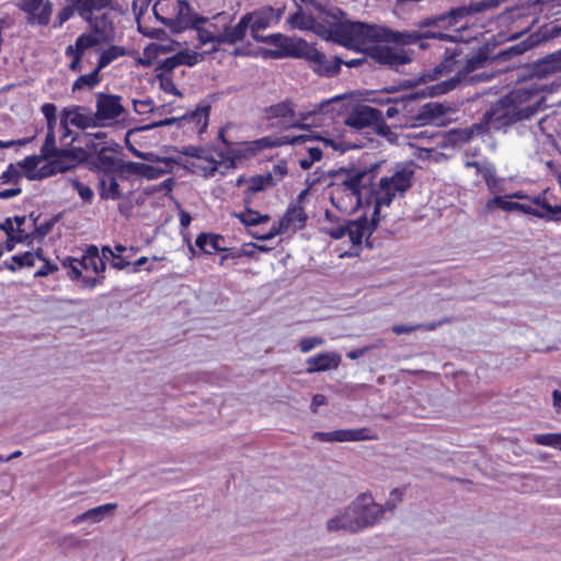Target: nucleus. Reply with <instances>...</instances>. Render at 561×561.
<instances>
[{"mask_svg": "<svg viewBox=\"0 0 561 561\" xmlns=\"http://www.w3.org/2000/svg\"><path fill=\"white\" fill-rule=\"evenodd\" d=\"M369 430L366 427L363 428H345V430H336L332 432L336 442H360L371 439L373 436L369 435Z\"/></svg>", "mask_w": 561, "mask_h": 561, "instance_id": "obj_27", "label": "nucleus"}, {"mask_svg": "<svg viewBox=\"0 0 561 561\" xmlns=\"http://www.w3.org/2000/svg\"><path fill=\"white\" fill-rule=\"evenodd\" d=\"M499 45L495 38L489 39L481 47L478 48L477 53L471 57L467 58L465 67L458 71L465 79L469 73L477 69L485 66L486 61L491 58V54L494 48Z\"/></svg>", "mask_w": 561, "mask_h": 561, "instance_id": "obj_13", "label": "nucleus"}, {"mask_svg": "<svg viewBox=\"0 0 561 561\" xmlns=\"http://www.w3.org/2000/svg\"><path fill=\"white\" fill-rule=\"evenodd\" d=\"M413 165V162H410ZM414 170L411 167H403L394 172L392 176H383L379 181L380 190H388L403 194L412 186Z\"/></svg>", "mask_w": 561, "mask_h": 561, "instance_id": "obj_11", "label": "nucleus"}, {"mask_svg": "<svg viewBox=\"0 0 561 561\" xmlns=\"http://www.w3.org/2000/svg\"><path fill=\"white\" fill-rule=\"evenodd\" d=\"M174 151L180 152L187 157L204 159L208 162H215V159L213 157L205 156V148L198 147V146H185L182 148H174Z\"/></svg>", "mask_w": 561, "mask_h": 561, "instance_id": "obj_48", "label": "nucleus"}, {"mask_svg": "<svg viewBox=\"0 0 561 561\" xmlns=\"http://www.w3.org/2000/svg\"><path fill=\"white\" fill-rule=\"evenodd\" d=\"M47 163L41 167L36 173L26 174L27 180L30 181H41L50 176L56 175V170L53 163V158L50 160H46Z\"/></svg>", "mask_w": 561, "mask_h": 561, "instance_id": "obj_47", "label": "nucleus"}, {"mask_svg": "<svg viewBox=\"0 0 561 561\" xmlns=\"http://www.w3.org/2000/svg\"><path fill=\"white\" fill-rule=\"evenodd\" d=\"M56 111L57 107L53 103H45L42 106V113L44 114L46 122H47V130H55L56 126Z\"/></svg>", "mask_w": 561, "mask_h": 561, "instance_id": "obj_52", "label": "nucleus"}, {"mask_svg": "<svg viewBox=\"0 0 561 561\" xmlns=\"http://www.w3.org/2000/svg\"><path fill=\"white\" fill-rule=\"evenodd\" d=\"M529 36L536 47L543 42L561 36V25L554 23L545 24Z\"/></svg>", "mask_w": 561, "mask_h": 561, "instance_id": "obj_29", "label": "nucleus"}, {"mask_svg": "<svg viewBox=\"0 0 561 561\" xmlns=\"http://www.w3.org/2000/svg\"><path fill=\"white\" fill-rule=\"evenodd\" d=\"M72 187L78 192L79 196L87 203H91L93 198V191L88 186L82 184L79 180H71Z\"/></svg>", "mask_w": 561, "mask_h": 561, "instance_id": "obj_56", "label": "nucleus"}, {"mask_svg": "<svg viewBox=\"0 0 561 561\" xmlns=\"http://www.w3.org/2000/svg\"><path fill=\"white\" fill-rule=\"evenodd\" d=\"M53 163L57 174L66 173L76 167V163H72L70 160H67L66 158H59L58 156L53 157Z\"/></svg>", "mask_w": 561, "mask_h": 561, "instance_id": "obj_63", "label": "nucleus"}, {"mask_svg": "<svg viewBox=\"0 0 561 561\" xmlns=\"http://www.w3.org/2000/svg\"><path fill=\"white\" fill-rule=\"evenodd\" d=\"M525 101L522 93L510 92L494 101L484 112V123L493 125L494 129H502L504 133L516 123L529 121L542 110L545 98L534 104L522 107Z\"/></svg>", "mask_w": 561, "mask_h": 561, "instance_id": "obj_1", "label": "nucleus"}, {"mask_svg": "<svg viewBox=\"0 0 561 561\" xmlns=\"http://www.w3.org/2000/svg\"><path fill=\"white\" fill-rule=\"evenodd\" d=\"M341 363V356L337 353H320L317 356L307 359L306 371L308 374L335 369Z\"/></svg>", "mask_w": 561, "mask_h": 561, "instance_id": "obj_18", "label": "nucleus"}, {"mask_svg": "<svg viewBox=\"0 0 561 561\" xmlns=\"http://www.w3.org/2000/svg\"><path fill=\"white\" fill-rule=\"evenodd\" d=\"M42 160H44V158H42L41 153L38 156L32 154V156L26 157L24 160L20 161L18 163V165L25 170V175L32 174V173H36V171H37L36 168Z\"/></svg>", "mask_w": 561, "mask_h": 561, "instance_id": "obj_50", "label": "nucleus"}, {"mask_svg": "<svg viewBox=\"0 0 561 561\" xmlns=\"http://www.w3.org/2000/svg\"><path fill=\"white\" fill-rule=\"evenodd\" d=\"M297 8H298V10L288 16L287 23L293 28L306 31L307 28H304L302 26L312 24L314 21V18L312 15H306L304 13L302 7L300 4H297Z\"/></svg>", "mask_w": 561, "mask_h": 561, "instance_id": "obj_37", "label": "nucleus"}, {"mask_svg": "<svg viewBox=\"0 0 561 561\" xmlns=\"http://www.w3.org/2000/svg\"><path fill=\"white\" fill-rule=\"evenodd\" d=\"M462 80L463 79H462L461 75H459L457 72L454 77H451L445 81H442V82L436 83L431 87H426L420 91L412 92L411 98L412 99H426V98H436L442 94H446V93L455 90L457 87H459V84L462 82Z\"/></svg>", "mask_w": 561, "mask_h": 561, "instance_id": "obj_15", "label": "nucleus"}, {"mask_svg": "<svg viewBox=\"0 0 561 561\" xmlns=\"http://www.w3.org/2000/svg\"><path fill=\"white\" fill-rule=\"evenodd\" d=\"M78 263L81 268L92 270L96 274H102L106 270L104 257H101L99 248L94 244L87 247L82 257L79 259Z\"/></svg>", "mask_w": 561, "mask_h": 561, "instance_id": "obj_19", "label": "nucleus"}, {"mask_svg": "<svg viewBox=\"0 0 561 561\" xmlns=\"http://www.w3.org/2000/svg\"><path fill=\"white\" fill-rule=\"evenodd\" d=\"M247 31L239 22L234 26H225L221 33V43L233 45L244 38Z\"/></svg>", "mask_w": 561, "mask_h": 561, "instance_id": "obj_34", "label": "nucleus"}, {"mask_svg": "<svg viewBox=\"0 0 561 561\" xmlns=\"http://www.w3.org/2000/svg\"><path fill=\"white\" fill-rule=\"evenodd\" d=\"M383 514L382 505L377 504L369 493H360L345 507V518H350L355 534L374 526Z\"/></svg>", "mask_w": 561, "mask_h": 561, "instance_id": "obj_3", "label": "nucleus"}, {"mask_svg": "<svg viewBox=\"0 0 561 561\" xmlns=\"http://www.w3.org/2000/svg\"><path fill=\"white\" fill-rule=\"evenodd\" d=\"M380 30H382V26L345 20L339 22V30L335 32L339 36L336 44L359 51L362 50L359 45L368 42L381 43L382 34Z\"/></svg>", "mask_w": 561, "mask_h": 561, "instance_id": "obj_2", "label": "nucleus"}, {"mask_svg": "<svg viewBox=\"0 0 561 561\" xmlns=\"http://www.w3.org/2000/svg\"><path fill=\"white\" fill-rule=\"evenodd\" d=\"M488 129L489 126L484 123V117L482 116L480 123L473 124L463 129H455L450 131V135L454 137L455 141L469 142L474 136L485 134Z\"/></svg>", "mask_w": 561, "mask_h": 561, "instance_id": "obj_24", "label": "nucleus"}, {"mask_svg": "<svg viewBox=\"0 0 561 561\" xmlns=\"http://www.w3.org/2000/svg\"><path fill=\"white\" fill-rule=\"evenodd\" d=\"M411 95L412 92L400 98H394L393 104H397L401 112H404L407 114H413L414 108L412 107V103L417 102L421 99H412Z\"/></svg>", "mask_w": 561, "mask_h": 561, "instance_id": "obj_53", "label": "nucleus"}, {"mask_svg": "<svg viewBox=\"0 0 561 561\" xmlns=\"http://www.w3.org/2000/svg\"><path fill=\"white\" fill-rule=\"evenodd\" d=\"M178 12L173 20H161V23L169 27L171 33L180 34L187 27L197 28L208 22V19L197 14L187 0H178Z\"/></svg>", "mask_w": 561, "mask_h": 561, "instance_id": "obj_4", "label": "nucleus"}, {"mask_svg": "<svg viewBox=\"0 0 561 561\" xmlns=\"http://www.w3.org/2000/svg\"><path fill=\"white\" fill-rule=\"evenodd\" d=\"M366 56L376 62L388 66L390 69L398 71V67L412 61L411 57L403 50L397 51L390 46L373 45L364 49Z\"/></svg>", "mask_w": 561, "mask_h": 561, "instance_id": "obj_6", "label": "nucleus"}, {"mask_svg": "<svg viewBox=\"0 0 561 561\" xmlns=\"http://www.w3.org/2000/svg\"><path fill=\"white\" fill-rule=\"evenodd\" d=\"M221 241H224V237L221 234L202 232L197 236L195 244L204 253L210 254L211 251L207 250L206 245H209L216 252H222L225 251V247H221Z\"/></svg>", "mask_w": 561, "mask_h": 561, "instance_id": "obj_28", "label": "nucleus"}, {"mask_svg": "<svg viewBox=\"0 0 561 561\" xmlns=\"http://www.w3.org/2000/svg\"><path fill=\"white\" fill-rule=\"evenodd\" d=\"M535 47L530 36H528L526 39L511 46V47H507L501 51H499L497 54H495L493 57H492V60L494 61H504V60H508L511 59L512 57L514 56H518V55H522L524 54L525 51H527L528 49Z\"/></svg>", "mask_w": 561, "mask_h": 561, "instance_id": "obj_26", "label": "nucleus"}, {"mask_svg": "<svg viewBox=\"0 0 561 561\" xmlns=\"http://www.w3.org/2000/svg\"><path fill=\"white\" fill-rule=\"evenodd\" d=\"M106 149H103L102 147L96 151V158L104 167V173H113L114 171L118 172L119 163L123 162L122 160H118L112 156L106 154Z\"/></svg>", "mask_w": 561, "mask_h": 561, "instance_id": "obj_42", "label": "nucleus"}, {"mask_svg": "<svg viewBox=\"0 0 561 561\" xmlns=\"http://www.w3.org/2000/svg\"><path fill=\"white\" fill-rule=\"evenodd\" d=\"M268 45L278 47L284 58L304 59L307 55L309 44L301 37H289L282 33L268 35Z\"/></svg>", "mask_w": 561, "mask_h": 561, "instance_id": "obj_7", "label": "nucleus"}, {"mask_svg": "<svg viewBox=\"0 0 561 561\" xmlns=\"http://www.w3.org/2000/svg\"><path fill=\"white\" fill-rule=\"evenodd\" d=\"M69 123L79 129L99 126L95 114L93 116H88L79 113V111H77L76 114L69 119Z\"/></svg>", "mask_w": 561, "mask_h": 561, "instance_id": "obj_44", "label": "nucleus"}, {"mask_svg": "<svg viewBox=\"0 0 561 561\" xmlns=\"http://www.w3.org/2000/svg\"><path fill=\"white\" fill-rule=\"evenodd\" d=\"M351 172L346 174V179L343 180L341 186H344L346 190L352 192V195H359L362 190L368 187L366 182V172L356 171L354 168H351Z\"/></svg>", "mask_w": 561, "mask_h": 561, "instance_id": "obj_25", "label": "nucleus"}, {"mask_svg": "<svg viewBox=\"0 0 561 561\" xmlns=\"http://www.w3.org/2000/svg\"><path fill=\"white\" fill-rule=\"evenodd\" d=\"M168 73L169 72L160 71L159 73L156 75V78L159 81L160 89L167 93H171V94H174V95L181 98L182 92L176 88L172 77L169 76Z\"/></svg>", "mask_w": 561, "mask_h": 561, "instance_id": "obj_43", "label": "nucleus"}, {"mask_svg": "<svg viewBox=\"0 0 561 561\" xmlns=\"http://www.w3.org/2000/svg\"><path fill=\"white\" fill-rule=\"evenodd\" d=\"M42 11L37 13L36 15L27 16L26 22L28 24H39V25H47L50 21V15L53 11V4L49 0H46L43 2Z\"/></svg>", "mask_w": 561, "mask_h": 561, "instance_id": "obj_40", "label": "nucleus"}, {"mask_svg": "<svg viewBox=\"0 0 561 561\" xmlns=\"http://www.w3.org/2000/svg\"><path fill=\"white\" fill-rule=\"evenodd\" d=\"M42 4L38 0H21L19 7L28 14L27 16H32L37 14V10Z\"/></svg>", "mask_w": 561, "mask_h": 561, "instance_id": "obj_64", "label": "nucleus"}, {"mask_svg": "<svg viewBox=\"0 0 561 561\" xmlns=\"http://www.w3.org/2000/svg\"><path fill=\"white\" fill-rule=\"evenodd\" d=\"M33 252L26 251L22 254H15L11 257L12 262L16 264L18 268L31 267L33 263Z\"/></svg>", "mask_w": 561, "mask_h": 561, "instance_id": "obj_59", "label": "nucleus"}, {"mask_svg": "<svg viewBox=\"0 0 561 561\" xmlns=\"http://www.w3.org/2000/svg\"><path fill=\"white\" fill-rule=\"evenodd\" d=\"M494 209H502L505 211H522L526 215H531L535 217L542 218L543 214L538 210L537 208H534L531 205L528 204H522L518 202L513 201H506V196H494L493 198L489 199L485 204V213H490Z\"/></svg>", "mask_w": 561, "mask_h": 561, "instance_id": "obj_14", "label": "nucleus"}, {"mask_svg": "<svg viewBox=\"0 0 561 561\" xmlns=\"http://www.w3.org/2000/svg\"><path fill=\"white\" fill-rule=\"evenodd\" d=\"M283 217H287L289 219V226H291L294 222L298 221L300 222V227L305 226L308 216L306 215L302 206L300 205H291L287 208L286 213L283 215Z\"/></svg>", "mask_w": 561, "mask_h": 561, "instance_id": "obj_45", "label": "nucleus"}, {"mask_svg": "<svg viewBox=\"0 0 561 561\" xmlns=\"http://www.w3.org/2000/svg\"><path fill=\"white\" fill-rule=\"evenodd\" d=\"M100 71L96 67L92 72L78 77L72 84V91L81 90L84 87L92 89L98 85L100 83Z\"/></svg>", "mask_w": 561, "mask_h": 561, "instance_id": "obj_39", "label": "nucleus"}, {"mask_svg": "<svg viewBox=\"0 0 561 561\" xmlns=\"http://www.w3.org/2000/svg\"><path fill=\"white\" fill-rule=\"evenodd\" d=\"M302 27L307 28L306 31H311V32L316 33L318 36H320L321 38H323L325 41L333 42L336 44V39H339V36L335 34V32H337V30H339V22L334 23L329 28L324 24L319 23L314 20L312 24H309L306 26L304 25Z\"/></svg>", "mask_w": 561, "mask_h": 561, "instance_id": "obj_32", "label": "nucleus"}, {"mask_svg": "<svg viewBox=\"0 0 561 561\" xmlns=\"http://www.w3.org/2000/svg\"><path fill=\"white\" fill-rule=\"evenodd\" d=\"M210 108H211L210 104L198 105L194 111H191L190 113H186L180 117H169V118H164V119H161L158 122H153L148 125L134 127V130H150L153 128H158V127H162V126H171L174 124H176L178 127H181L182 122L196 121L197 124H199L201 121L203 119L202 126L198 129V133L203 134L208 126V117L210 114Z\"/></svg>", "mask_w": 561, "mask_h": 561, "instance_id": "obj_5", "label": "nucleus"}, {"mask_svg": "<svg viewBox=\"0 0 561 561\" xmlns=\"http://www.w3.org/2000/svg\"><path fill=\"white\" fill-rule=\"evenodd\" d=\"M558 71H561V48L533 62L530 68L531 76L539 79Z\"/></svg>", "mask_w": 561, "mask_h": 561, "instance_id": "obj_16", "label": "nucleus"}, {"mask_svg": "<svg viewBox=\"0 0 561 561\" xmlns=\"http://www.w3.org/2000/svg\"><path fill=\"white\" fill-rule=\"evenodd\" d=\"M60 148L56 145L55 130H47L45 141L41 148V154L44 160H50L54 156L58 154Z\"/></svg>", "mask_w": 561, "mask_h": 561, "instance_id": "obj_38", "label": "nucleus"}, {"mask_svg": "<svg viewBox=\"0 0 561 561\" xmlns=\"http://www.w3.org/2000/svg\"><path fill=\"white\" fill-rule=\"evenodd\" d=\"M119 176L123 180H126L127 176L125 174H134L142 176L147 180L158 179L165 173H169V169L156 168L150 164H145L140 162L127 161L121 162L118 167Z\"/></svg>", "mask_w": 561, "mask_h": 561, "instance_id": "obj_12", "label": "nucleus"}, {"mask_svg": "<svg viewBox=\"0 0 561 561\" xmlns=\"http://www.w3.org/2000/svg\"><path fill=\"white\" fill-rule=\"evenodd\" d=\"M122 98L115 94L100 92L96 94L95 118L98 121L115 119L125 113L121 103Z\"/></svg>", "mask_w": 561, "mask_h": 561, "instance_id": "obj_9", "label": "nucleus"}, {"mask_svg": "<svg viewBox=\"0 0 561 561\" xmlns=\"http://www.w3.org/2000/svg\"><path fill=\"white\" fill-rule=\"evenodd\" d=\"M308 137L309 136H305V135H298V136H288V135H284V136H280V137H276V147H282L284 145H293V146H296V145H301V144H305L308 141Z\"/></svg>", "mask_w": 561, "mask_h": 561, "instance_id": "obj_55", "label": "nucleus"}, {"mask_svg": "<svg viewBox=\"0 0 561 561\" xmlns=\"http://www.w3.org/2000/svg\"><path fill=\"white\" fill-rule=\"evenodd\" d=\"M91 30L94 34L99 35L101 41H108V36L106 35L107 27L113 31V23L108 19L107 14H102L98 18H92V23H90Z\"/></svg>", "mask_w": 561, "mask_h": 561, "instance_id": "obj_36", "label": "nucleus"}, {"mask_svg": "<svg viewBox=\"0 0 561 561\" xmlns=\"http://www.w3.org/2000/svg\"><path fill=\"white\" fill-rule=\"evenodd\" d=\"M98 192L100 198L103 201H115L123 197L119 191V184L113 173H105L99 176Z\"/></svg>", "mask_w": 561, "mask_h": 561, "instance_id": "obj_20", "label": "nucleus"}, {"mask_svg": "<svg viewBox=\"0 0 561 561\" xmlns=\"http://www.w3.org/2000/svg\"><path fill=\"white\" fill-rule=\"evenodd\" d=\"M327 528L329 531L346 530L351 534H355L350 518H345V511L341 515L330 518L327 522Z\"/></svg>", "mask_w": 561, "mask_h": 561, "instance_id": "obj_41", "label": "nucleus"}, {"mask_svg": "<svg viewBox=\"0 0 561 561\" xmlns=\"http://www.w3.org/2000/svg\"><path fill=\"white\" fill-rule=\"evenodd\" d=\"M244 226H257L263 222L270 221L271 217L268 215H260L256 210L247 207L244 213L233 214Z\"/></svg>", "mask_w": 561, "mask_h": 561, "instance_id": "obj_33", "label": "nucleus"}, {"mask_svg": "<svg viewBox=\"0 0 561 561\" xmlns=\"http://www.w3.org/2000/svg\"><path fill=\"white\" fill-rule=\"evenodd\" d=\"M126 49L122 46H110L107 49H105L99 57L98 60V69L102 70L105 67H107L113 60H115L117 57L125 56Z\"/></svg>", "mask_w": 561, "mask_h": 561, "instance_id": "obj_35", "label": "nucleus"}, {"mask_svg": "<svg viewBox=\"0 0 561 561\" xmlns=\"http://www.w3.org/2000/svg\"><path fill=\"white\" fill-rule=\"evenodd\" d=\"M117 508V504L108 503L88 510L87 512L76 516L72 519V524L77 525L82 522L99 523L106 516L113 515Z\"/></svg>", "mask_w": 561, "mask_h": 561, "instance_id": "obj_23", "label": "nucleus"}, {"mask_svg": "<svg viewBox=\"0 0 561 561\" xmlns=\"http://www.w3.org/2000/svg\"><path fill=\"white\" fill-rule=\"evenodd\" d=\"M381 31V43H394L397 45H411L421 41L419 31L412 32H400L392 31L389 27L382 26Z\"/></svg>", "mask_w": 561, "mask_h": 561, "instance_id": "obj_21", "label": "nucleus"}, {"mask_svg": "<svg viewBox=\"0 0 561 561\" xmlns=\"http://www.w3.org/2000/svg\"><path fill=\"white\" fill-rule=\"evenodd\" d=\"M57 156L59 158H66L67 160H70L72 163H83L88 161V159L91 157V153L83 147H72L71 144H68L65 147L60 148Z\"/></svg>", "mask_w": 561, "mask_h": 561, "instance_id": "obj_31", "label": "nucleus"}, {"mask_svg": "<svg viewBox=\"0 0 561 561\" xmlns=\"http://www.w3.org/2000/svg\"><path fill=\"white\" fill-rule=\"evenodd\" d=\"M100 42H101L100 38L91 35V34H82L77 38L76 44L78 45V48L84 53L87 49L99 45Z\"/></svg>", "mask_w": 561, "mask_h": 561, "instance_id": "obj_54", "label": "nucleus"}, {"mask_svg": "<svg viewBox=\"0 0 561 561\" xmlns=\"http://www.w3.org/2000/svg\"><path fill=\"white\" fill-rule=\"evenodd\" d=\"M254 148L251 149L250 154H256L259 151L267 148L276 147V139L272 137H263L253 141Z\"/></svg>", "mask_w": 561, "mask_h": 561, "instance_id": "obj_61", "label": "nucleus"}, {"mask_svg": "<svg viewBox=\"0 0 561 561\" xmlns=\"http://www.w3.org/2000/svg\"><path fill=\"white\" fill-rule=\"evenodd\" d=\"M267 118H294L295 108L290 100L273 104L265 110Z\"/></svg>", "mask_w": 561, "mask_h": 561, "instance_id": "obj_30", "label": "nucleus"}, {"mask_svg": "<svg viewBox=\"0 0 561 561\" xmlns=\"http://www.w3.org/2000/svg\"><path fill=\"white\" fill-rule=\"evenodd\" d=\"M95 10L96 8L92 5V2H90V0H84L81 4L75 8V11H78L79 15L82 16L89 23H92V12Z\"/></svg>", "mask_w": 561, "mask_h": 561, "instance_id": "obj_62", "label": "nucleus"}, {"mask_svg": "<svg viewBox=\"0 0 561 561\" xmlns=\"http://www.w3.org/2000/svg\"><path fill=\"white\" fill-rule=\"evenodd\" d=\"M138 31L146 37L158 39V41H167L169 39L168 33L163 28H146L140 24L138 25Z\"/></svg>", "mask_w": 561, "mask_h": 561, "instance_id": "obj_57", "label": "nucleus"}, {"mask_svg": "<svg viewBox=\"0 0 561 561\" xmlns=\"http://www.w3.org/2000/svg\"><path fill=\"white\" fill-rule=\"evenodd\" d=\"M534 442L542 446L561 448V433L537 434L534 436Z\"/></svg>", "mask_w": 561, "mask_h": 561, "instance_id": "obj_46", "label": "nucleus"}, {"mask_svg": "<svg viewBox=\"0 0 561 561\" xmlns=\"http://www.w3.org/2000/svg\"><path fill=\"white\" fill-rule=\"evenodd\" d=\"M304 59H306L309 62H312V70L322 77L332 78L336 76L340 70L341 66L343 65L344 60L340 56H334L333 59L330 61L328 60L327 56L319 51L316 47L309 45L308 50L306 53Z\"/></svg>", "mask_w": 561, "mask_h": 561, "instance_id": "obj_8", "label": "nucleus"}, {"mask_svg": "<svg viewBox=\"0 0 561 561\" xmlns=\"http://www.w3.org/2000/svg\"><path fill=\"white\" fill-rule=\"evenodd\" d=\"M314 8L317 11L325 14L327 16H329L333 20H337L340 22H343L342 20L346 16L345 11H343L342 9H340L337 7L327 8L325 5L317 2V3H314Z\"/></svg>", "mask_w": 561, "mask_h": 561, "instance_id": "obj_51", "label": "nucleus"}, {"mask_svg": "<svg viewBox=\"0 0 561 561\" xmlns=\"http://www.w3.org/2000/svg\"><path fill=\"white\" fill-rule=\"evenodd\" d=\"M195 30L197 31L198 39L203 45L208 44V43L222 44L221 43V34L215 35L211 32H209L208 30L203 28L202 25H197V28H195Z\"/></svg>", "mask_w": 561, "mask_h": 561, "instance_id": "obj_58", "label": "nucleus"}, {"mask_svg": "<svg viewBox=\"0 0 561 561\" xmlns=\"http://www.w3.org/2000/svg\"><path fill=\"white\" fill-rule=\"evenodd\" d=\"M380 110L364 105H355L344 119V124L356 130L373 127L379 117Z\"/></svg>", "mask_w": 561, "mask_h": 561, "instance_id": "obj_10", "label": "nucleus"}, {"mask_svg": "<svg viewBox=\"0 0 561 561\" xmlns=\"http://www.w3.org/2000/svg\"><path fill=\"white\" fill-rule=\"evenodd\" d=\"M289 219L282 217L278 222L274 224L268 232L261 234L260 239L265 241L286 232L289 229Z\"/></svg>", "mask_w": 561, "mask_h": 561, "instance_id": "obj_49", "label": "nucleus"}, {"mask_svg": "<svg viewBox=\"0 0 561 561\" xmlns=\"http://www.w3.org/2000/svg\"><path fill=\"white\" fill-rule=\"evenodd\" d=\"M201 54L196 51H190L187 49L180 50L175 55L165 58L164 60H161L156 71H164V72H172L178 66L180 65H186L188 67H193L198 62V57Z\"/></svg>", "mask_w": 561, "mask_h": 561, "instance_id": "obj_17", "label": "nucleus"}, {"mask_svg": "<svg viewBox=\"0 0 561 561\" xmlns=\"http://www.w3.org/2000/svg\"><path fill=\"white\" fill-rule=\"evenodd\" d=\"M449 107L443 103L428 102L421 106L417 114L413 116V119L419 125H425L428 122L444 116L448 112Z\"/></svg>", "mask_w": 561, "mask_h": 561, "instance_id": "obj_22", "label": "nucleus"}, {"mask_svg": "<svg viewBox=\"0 0 561 561\" xmlns=\"http://www.w3.org/2000/svg\"><path fill=\"white\" fill-rule=\"evenodd\" d=\"M348 94L347 93H344V94H340V95H336L334 98H331L329 100H324L322 101L321 103H319L317 105V110H314V113L316 112H319V113H329L331 112V108L330 106L333 104V103H339L341 101H344L346 99H348Z\"/></svg>", "mask_w": 561, "mask_h": 561, "instance_id": "obj_60", "label": "nucleus"}]
</instances>
